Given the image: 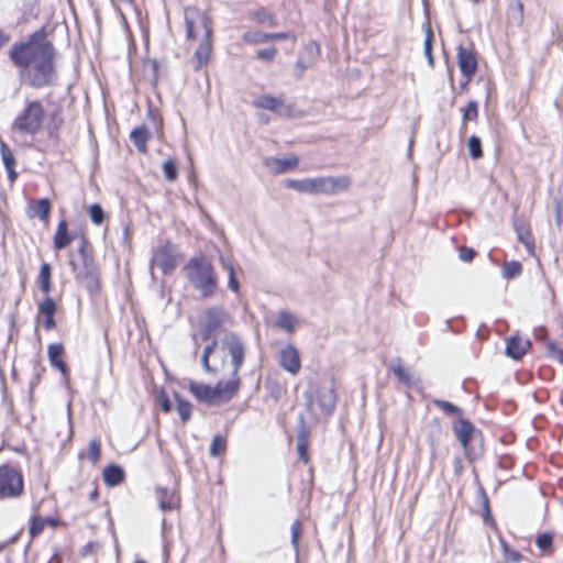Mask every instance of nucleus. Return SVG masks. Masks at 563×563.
Wrapping results in <instances>:
<instances>
[{"label":"nucleus","mask_w":563,"mask_h":563,"mask_svg":"<svg viewBox=\"0 0 563 563\" xmlns=\"http://www.w3.org/2000/svg\"><path fill=\"white\" fill-rule=\"evenodd\" d=\"M53 55V46L35 34L27 42L14 45L10 52L12 62L21 68L22 78L34 87L55 80Z\"/></svg>","instance_id":"f257e3e1"},{"label":"nucleus","mask_w":563,"mask_h":563,"mask_svg":"<svg viewBox=\"0 0 563 563\" xmlns=\"http://www.w3.org/2000/svg\"><path fill=\"white\" fill-rule=\"evenodd\" d=\"M244 360L245 345L233 332H227L219 341L213 340L201 355L206 372L227 375L229 378H240L238 373Z\"/></svg>","instance_id":"f03ea898"},{"label":"nucleus","mask_w":563,"mask_h":563,"mask_svg":"<svg viewBox=\"0 0 563 563\" xmlns=\"http://www.w3.org/2000/svg\"><path fill=\"white\" fill-rule=\"evenodd\" d=\"M185 26L187 38L198 44L191 59L198 70L208 64L212 53L211 22L203 11L189 7L185 10Z\"/></svg>","instance_id":"7ed1b4c3"},{"label":"nucleus","mask_w":563,"mask_h":563,"mask_svg":"<svg viewBox=\"0 0 563 563\" xmlns=\"http://www.w3.org/2000/svg\"><path fill=\"white\" fill-rule=\"evenodd\" d=\"M240 387V378L222 379L213 387L196 382H190L189 384V390L197 400L211 406L229 402L236 396Z\"/></svg>","instance_id":"20e7f679"},{"label":"nucleus","mask_w":563,"mask_h":563,"mask_svg":"<svg viewBox=\"0 0 563 563\" xmlns=\"http://www.w3.org/2000/svg\"><path fill=\"white\" fill-rule=\"evenodd\" d=\"M347 177L318 176L303 179H287L285 186L299 194L308 195H334L347 189Z\"/></svg>","instance_id":"39448f33"},{"label":"nucleus","mask_w":563,"mask_h":563,"mask_svg":"<svg viewBox=\"0 0 563 563\" xmlns=\"http://www.w3.org/2000/svg\"><path fill=\"white\" fill-rule=\"evenodd\" d=\"M190 284L200 291L203 297H211L218 288V278L211 263L205 257L191 258L185 266Z\"/></svg>","instance_id":"423d86ee"},{"label":"nucleus","mask_w":563,"mask_h":563,"mask_svg":"<svg viewBox=\"0 0 563 563\" xmlns=\"http://www.w3.org/2000/svg\"><path fill=\"white\" fill-rule=\"evenodd\" d=\"M76 278L89 290L98 289V272L93 261L88 256L85 243L78 250V257L70 261Z\"/></svg>","instance_id":"0eeeda50"},{"label":"nucleus","mask_w":563,"mask_h":563,"mask_svg":"<svg viewBox=\"0 0 563 563\" xmlns=\"http://www.w3.org/2000/svg\"><path fill=\"white\" fill-rule=\"evenodd\" d=\"M308 408L317 419L330 415L334 408L335 394L331 385L311 387L307 396Z\"/></svg>","instance_id":"6e6552de"},{"label":"nucleus","mask_w":563,"mask_h":563,"mask_svg":"<svg viewBox=\"0 0 563 563\" xmlns=\"http://www.w3.org/2000/svg\"><path fill=\"white\" fill-rule=\"evenodd\" d=\"M24 481L20 471L10 465L0 466V499L16 498L23 493Z\"/></svg>","instance_id":"1a4fd4ad"},{"label":"nucleus","mask_w":563,"mask_h":563,"mask_svg":"<svg viewBox=\"0 0 563 563\" xmlns=\"http://www.w3.org/2000/svg\"><path fill=\"white\" fill-rule=\"evenodd\" d=\"M43 117L42 104L37 101L30 102L23 113L15 119L13 128L23 133L34 134L40 130Z\"/></svg>","instance_id":"9d476101"},{"label":"nucleus","mask_w":563,"mask_h":563,"mask_svg":"<svg viewBox=\"0 0 563 563\" xmlns=\"http://www.w3.org/2000/svg\"><path fill=\"white\" fill-rule=\"evenodd\" d=\"M231 322L230 313L222 307L206 309L199 318V328L203 339H208L216 330Z\"/></svg>","instance_id":"9b49d317"},{"label":"nucleus","mask_w":563,"mask_h":563,"mask_svg":"<svg viewBox=\"0 0 563 563\" xmlns=\"http://www.w3.org/2000/svg\"><path fill=\"white\" fill-rule=\"evenodd\" d=\"M180 261L177 249L173 244H165L157 247L151 261V271L154 275V269L159 268L163 274L172 273Z\"/></svg>","instance_id":"f8f14e48"},{"label":"nucleus","mask_w":563,"mask_h":563,"mask_svg":"<svg viewBox=\"0 0 563 563\" xmlns=\"http://www.w3.org/2000/svg\"><path fill=\"white\" fill-rule=\"evenodd\" d=\"M253 106L260 109H265L277 113L282 117L296 118L298 110L290 103H287L280 97H274L271 95H262L253 100Z\"/></svg>","instance_id":"ddd939ff"},{"label":"nucleus","mask_w":563,"mask_h":563,"mask_svg":"<svg viewBox=\"0 0 563 563\" xmlns=\"http://www.w3.org/2000/svg\"><path fill=\"white\" fill-rule=\"evenodd\" d=\"M278 363L287 373L297 375L301 368L300 355L292 344H287L278 352Z\"/></svg>","instance_id":"4468645a"},{"label":"nucleus","mask_w":563,"mask_h":563,"mask_svg":"<svg viewBox=\"0 0 563 563\" xmlns=\"http://www.w3.org/2000/svg\"><path fill=\"white\" fill-rule=\"evenodd\" d=\"M457 65L462 75L466 78L467 84L477 69V59L475 52L471 48L459 46Z\"/></svg>","instance_id":"2eb2a0df"},{"label":"nucleus","mask_w":563,"mask_h":563,"mask_svg":"<svg viewBox=\"0 0 563 563\" xmlns=\"http://www.w3.org/2000/svg\"><path fill=\"white\" fill-rule=\"evenodd\" d=\"M424 431H426L428 442H429V445L431 449V454L433 457H435L438 455V453L440 452V448H441L442 441L445 437V432L437 419L430 421L426 426Z\"/></svg>","instance_id":"dca6fc26"},{"label":"nucleus","mask_w":563,"mask_h":563,"mask_svg":"<svg viewBox=\"0 0 563 563\" xmlns=\"http://www.w3.org/2000/svg\"><path fill=\"white\" fill-rule=\"evenodd\" d=\"M299 159L297 156H289L285 158L266 157L264 166L273 174H283L292 170L298 166Z\"/></svg>","instance_id":"f3484780"},{"label":"nucleus","mask_w":563,"mask_h":563,"mask_svg":"<svg viewBox=\"0 0 563 563\" xmlns=\"http://www.w3.org/2000/svg\"><path fill=\"white\" fill-rule=\"evenodd\" d=\"M530 346L529 340L514 335L507 340L506 354L514 360H518L527 353Z\"/></svg>","instance_id":"a211bd4d"},{"label":"nucleus","mask_w":563,"mask_h":563,"mask_svg":"<svg viewBox=\"0 0 563 563\" xmlns=\"http://www.w3.org/2000/svg\"><path fill=\"white\" fill-rule=\"evenodd\" d=\"M56 312V303L55 301L46 297L38 306V321L41 318H44V327L46 330H52L55 328V319L54 314Z\"/></svg>","instance_id":"6ab92c4d"},{"label":"nucleus","mask_w":563,"mask_h":563,"mask_svg":"<svg viewBox=\"0 0 563 563\" xmlns=\"http://www.w3.org/2000/svg\"><path fill=\"white\" fill-rule=\"evenodd\" d=\"M453 429L457 440L460 441L465 453L467 454L468 444L475 433V428L468 421L461 419L454 424Z\"/></svg>","instance_id":"aec40b11"},{"label":"nucleus","mask_w":563,"mask_h":563,"mask_svg":"<svg viewBox=\"0 0 563 563\" xmlns=\"http://www.w3.org/2000/svg\"><path fill=\"white\" fill-rule=\"evenodd\" d=\"M288 33H264L258 31H249L243 34V40L247 43L260 44L268 41H282L289 38Z\"/></svg>","instance_id":"412c9836"},{"label":"nucleus","mask_w":563,"mask_h":563,"mask_svg":"<svg viewBox=\"0 0 563 563\" xmlns=\"http://www.w3.org/2000/svg\"><path fill=\"white\" fill-rule=\"evenodd\" d=\"M156 497L162 510H173L179 506L180 499L176 490H168L166 488L158 487L156 489Z\"/></svg>","instance_id":"4be33fe9"},{"label":"nucleus","mask_w":563,"mask_h":563,"mask_svg":"<svg viewBox=\"0 0 563 563\" xmlns=\"http://www.w3.org/2000/svg\"><path fill=\"white\" fill-rule=\"evenodd\" d=\"M299 325V319L296 314L288 310H280L277 313L276 320H275V327L278 329L287 332L292 333Z\"/></svg>","instance_id":"5701e85b"},{"label":"nucleus","mask_w":563,"mask_h":563,"mask_svg":"<svg viewBox=\"0 0 563 563\" xmlns=\"http://www.w3.org/2000/svg\"><path fill=\"white\" fill-rule=\"evenodd\" d=\"M320 55V46L316 42H310L303 48L297 64L302 69L310 67Z\"/></svg>","instance_id":"b1692460"},{"label":"nucleus","mask_w":563,"mask_h":563,"mask_svg":"<svg viewBox=\"0 0 563 563\" xmlns=\"http://www.w3.org/2000/svg\"><path fill=\"white\" fill-rule=\"evenodd\" d=\"M51 211V202L48 199L43 198L36 201H33L27 210V216L30 218H38L41 220H46Z\"/></svg>","instance_id":"393cba45"},{"label":"nucleus","mask_w":563,"mask_h":563,"mask_svg":"<svg viewBox=\"0 0 563 563\" xmlns=\"http://www.w3.org/2000/svg\"><path fill=\"white\" fill-rule=\"evenodd\" d=\"M63 351L64 347L62 344L54 343L48 345L47 354L52 366L58 368L63 373V375H66L67 367L62 360Z\"/></svg>","instance_id":"a878e982"},{"label":"nucleus","mask_w":563,"mask_h":563,"mask_svg":"<svg viewBox=\"0 0 563 563\" xmlns=\"http://www.w3.org/2000/svg\"><path fill=\"white\" fill-rule=\"evenodd\" d=\"M71 242V236L68 234V224L66 220H60L55 235H54V247L56 250L65 249Z\"/></svg>","instance_id":"bb28decb"},{"label":"nucleus","mask_w":563,"mask_h":563,"mask_svg":"<svg viewBox=\"0 0 563 563\" xmlns=\"http://www.w3.org/2000/svg\"><path fill=\"white\" fill-rule=\"evenodd\" d=\"M131 141L136 146L139 152L145 154L147 152V141L150 139V133L145 129V126L135 128L130 134Z\"/></svg>","instance_id":"cd10ccee"},{"label":"nucleus","mask_w":563,"mask_h":563,"mask_svg":"<svg viewBox=\"0 0 563 563\" xmlns=\"http://www.w3.org/2000/svg\"><path fill=\"white\" fill-rule=\"evenodd\" d=\"M219 261H220L222 268L228 273V276H229L228 287L233 292H239L240 284L235 277V272H234V266L232 264V261L229 257H225L223 255H221L219 257Z\"/></svg>","instance_id":"c85d7f7f"},{"label":"nucleus","mask_w":563,"mask_h":563,"mask_svg":"<svg viewBox=\"0 0 563 563\" xmlns=\"http://www.w3.org/2000/svg\"><path fill=\"white\" fill-rule=\"evenodd\" d=\"M124 478V472L117 465H110L103 471V481L108 486H117Z\"/></svg>","instance_id":"c756f323"},{"label":"nucleus","mask_w":563,"mask_h":563,"mask_svg":"<svg viewBox=\"0 0 563 563\" xmlns=\"http://www.w3.org/2000/svg\"><path fill=\"white\" fill-rule=\"evenodd\" d=\"M40 288L44 294L51 291V266L47 263L42 264L38 274Z\"/></svg>","instance_id":"7c9ffc66"},{"label":"nucleus","mask_w":563,"mask_h":563,"mask_svg":"<svg viewBox=\"0 0 563 563\" xmlns=\"http://www.w3.org/2000/svg\"><path fill=\"white\" fill-rule=\"evenodd\" d=\"M163 173L167 180L175 181L178 176V168L175 159L168 158L163 163Z\"/></svg>","instance_id":"2f4dec72"},{"label":"nucleus","mask_w":563,"mask_h":563,"mask_svg":"<svg viewBox=\"0 0 563 563\" xmlns=\"http://www.w3.org/2000/svg\"><path fill=\"white\" fill-rule=\"evenodd\" d=\"M307 448H308V438H307L306 431L302 429L297 437V450H298L300 459L305 463L308 462Z\"/></svg>","instance_id":"473e14b6"},{"label":"nucleus","mask_w":563,"mask_h":563,"mask_svg":"<svg viewBox=\"0 0 563 563\" xmlns=\"http://www.w3.org/2000/svg\"><path fill=\"white\" fill-rule=\"evenodd\" d=\"M467 147H468V152H470V155L472 156V158L478 159L483 156L482 143L477 136L472 135L468 139Z\"/></svg>","instance_id":"72a5a7b5"},{"label":"nucleus","mask_w":563,"mask_h":563,"mask_svg":"<svg viewBox=\"0 0 563 563\" xmlns=\"http://www.w3.org/2000/svg\"><path fill=\"white\" fill-rule=\"evenodd\" d=\"M227 448V440L221 435H216L212 439L211 445H210V454L212 456H219L221 455Z\"/></svg>","instance_id":"f704fd0d"},{"label":"nucleus","mask_w":563,"mask_h":563,"mask_svg":"<svg viewBox=\"0 0 563 563\" xmlns=\"http://www.w3.org/2000/svg\"><path fill=\"white\" fill-rule=\"evenodd\" d=\"M177 411H178V415H179L181 421L184 423H186L190 419V417H191L192 406L188 401L178 399V401H177Z\"/></svg>","instance_id":"c9c22d12"},{"label":"nucleus","mask_w":563,"mask_h":563,"mask_svg":"<svg viewBox=\"0 0 563 563\" xmlns=\"http://www.w3.org/2000/svg\"><path fill=\"white\" fill-rule=\"evenodd\" d=\"M521 273V264L519 262H509L504 265L503 276L505 278H514Z\"/></svg>","instance_id":"e433bc0d"},{"label":"nucleus","mask_w":563,"mask_h":563,"mask_svg":"<svg viewBox=\"0 0 563 563\" xmlns=\"http://www.w3.org/2000/svg\"><path fill=\"white\" fill-rule=\"evenodd\" d=\"M45 519L38 515H34L31 519L30 534L36 537L44 530Z\"/></svg>","instance_id":"4c0bfd02"},{"label":"nucleus","mask_w":563,"mask_h":563,"mask_svg":"<svg viewBox=\"0 0 563 563\" xmlns=\"http://www.w3.org/2000/svg\"><path fill=\"white\" fill-rule=\"evenodd\" d=\"M88 212H89V217H90L91 221L95 224L100 225L103 222L104 213H103L102 208L99 205H97V203L91 205L88 208Z\"/></svg>","instance_id":"58836bf2"},{"label":"nucleus","mask_w":563,"mask_h":563,"mask_svg":"<svg viewBox=\"0 0 563 563\" xmlns=\"http://www.w3.org/2000/svg\"><path fill=\"white\" fill-rule=\"evenodd\" d=\"M393 373L404 384H410L411 375L401 364H395L391 367Z\"/></svg>","instance_id":"ea45409f"},{"label":"nucleus","mask_w":563,"mask_h":563,"mask_svg":"<svg viewBox=\"0 0 563 563\" xmlns=\"http://www.w3.org/2000/svg\"><path fill=\"white\" fill-rule=\"evenodd\" d=\"M100 453H101V450H100V443L99 441L97 440H91L90 443H89V446H88V459L92 462V463H97L98 460L100 459Z\"/></svg>","instance_id":"a19ab883"},{"label":"nucleus","mask_w":563,"mask_h":563,"mask_svg":"<svg viewBox=\"0 0 563 563\" xmlns=\"http://www.w3.org/2000/svg\"><path fill=\"white\" fill-rule=\"evenodd\" d=\"M433 402L437 407H439L446 413H450V415H460L461 413V410L456 406H454L453 404H451L449 401L435 399Z\"/></svg>","instance_id":"79ce46f5"},{"label":"nucleus","mask_w":563,"mask_h":563,"mask_svg":"<svg viewBox=\"0 0 563 563\" xmlns=\"http://www.w3.org/2000/svg\"><path fill=\"white\" fill-rule=\"evenodd\" d=\"M424 54L428 57L429 65H433V56H432V33L430 29L426 31L424 37Z\"/></svg>","instance_id":"37998d69"},{"label":"nucleus","mask_w":563,"mask_h":563,"mask_svg":"<svg viewBox=\"0 0 563 563\" xmlns=\"http://www.w3.org/2000/svg\"><path fill=\"white\" fill-rule=\"evenodd\" d=\"M1 156L4 164L5 169L15 166V158L12 152L5 146H1Z\"/></svg>","instance_id":"c03bdc74"},{"label":"nucleus","mask_w":563,"mask_h":563,"mask_svg":"<svg viewBox=\"0 0 563 563\" xmlns=\"http://www.w3.org/2000/svg\"><path fill=\"white\" fill-rule=\"evenodd\" d=\"M277 55V49L275 47L263 48L257 51L256 56L258 59L264 62H273Z\"/></svg>","instance_id":"a18cd8bd"},{"label":"nucleus","mask_w":563,"mask_h":563,"mask_svg":"<svg viewBox=\"0 0 563 563\" xmlns=\"http://www.w3.org/2000/svg\"><path fill=\"white\" fill-rule=\"evenodd\" d=\"M254 19L258 23H268L271 25H273L275 23L274 15L265 10L257 11L255 13Z\"/></svg>","instance_id":"49530a36"},{"label":"nucleus","mask_w":563,"mask_h":563,"mask_svg":"<svg viewBox=\"0 0 563 563\" xmlns=\"http://www.w3.org/2000/svg\"><path fill=\"white\" fill-rule=\"evenodd\" d=\"M300 530H301L300 522L298 520H296L291 525V544L296 552L298 551Z\"/></svg>","instance_id":"de8ad7c7"},{"label":"nucleus","mask_w":563,"mask_h":563,"mask_svg":"<svg viewBox=\"0 0 563 563\" xmlns=\"http://www.w3.org/2000/svg\"><path fill=\"white\" fill-rule=\"evenodd\" d=\"M478 110H477V102L476 101H470L467 103L466 109L464 110V120H475L477 118Z\"/></svg>","instance_id":"09e8293b"},{"label":"nucleus","mask_w":563,"mask_h":563,"mask_svg":"<svg viewBox=\"0 0 563 563\" xmlns=\"http://www.w3.org/2000/svg\"><path fill=\"white\" fill-rule=\"evenodd\" d=\"M548 351L554 360L559 361L560 363H563L562 349L555 346L553 343H548Z\"/></svg>","instance_id":"8fccbe9b"},{"label":"nucleus","mask_w":563,"mask_h":563,"mask_svg":"<svg viewBox=\"0 0 563 563\" xmlns=\"http://www.w3.org/2000/svg\"><path fill=\"white\" fill-rule=\"evenodd\" d=\"M475 252L473 249L461 247L459 257L463 262H471L474 258Z\"/></svg>","instance_id":"3c124183"},{"label":"nucleus","mask_w":563,"mask_h":563,"mask_svg":"<svg viewBox=\"0 0 563 563\" xmlns=\"http://www.w3.org/2000/svg\"><path fill=\"white\" fill-rule=\"evenodd\" d=\"M537 544L540 549L547 550L552 544V537L549 534H542V536L538 537Z\"/></svg>","instance_id":"603ef678"},{"label":"nucleus","mask_w":563,"mask_h":563,"mask_svg":"<svg viewBox=\"0 0 563 563\" xmlns=\"http://www.w3.org/2000/svg\"><path fill=\"white\" fill-rule=\"evenodd\" d=\"M555 221L559 225L563 224V200L555 201Z\"/></svg>","instance_id":"864d4df0"},{"label":"nucleus","mask_w":563,"mask_h":563,"mask_svg":"<svg viewBox=\"0 0 563 563\" xmlns=\"http://www.w3.org/2000/svg\"><path fill=\"white\" fill-rule=\"evenodd\" d=\"M158 402L164 412H169L172 410V404L169 402L168 398L164 393H161L158 395Z\"/></svg>","instance_id":"5fc2aeb1"},{"label":"nucleus","mask_w":563,"mask_h":563,"mask_svg":"<svg viewBox=\"0 0 563 563\" xmlns=\"http://www.w3.org/2000/svg\"><path fill=\"white\" fill-rule=\"evenodd\" d=\"M523 244H525L528 253L533 255L534 254V245H533V243L528 239L527 241H523Z\"/></svg>","instance_id":"6e6d98bb"},{"label":"nucleus","mask_w":563,"mask_h":563,"mask_svg":"<svg viewBox=\"0 0 563 563\" xmlns=\"http://www.w3.org/2000/svg\"><path fill=\"white\" fill-rule=\"evenodd\" d=\"M507 558L511 561L518 562L520 560V554L516 551L509 552Z\"/></svg>","instance_id":"4d7b16f0"},{"label":"nucleus","mask_w":563,"mask_h":563,"mask_svg":"<svg viewBox=\"0 0 563 563\" xmlns=\"http://www.w3.org/2000/svg\"><path fill=\"white\" fill-rule=\"evenodd\" d=\"M7 172H8V176H9V179L11 183H13L16 178V173L14 170V167H11V168H7Z\"/></svg>","instance_id":"13d9d810"},{"label":"nucleus","mask_w":563,"mask_h":563,"mask_svg":"<svg viewBox=\"0 0 563 563\" xmlns=\"http://www.w3.org/2000/svg\"><path fill=\"white\" fill-rule=\"evenodd\" d=\"M518 238L523 243V241H527L529 239V234L527 231L518 230Z\"/></svg>","instance_id":"bf43d9fd"},{"label":"nucleus","mask_w":563,"mask_h":563,"mask_svg":"<svg viewBox=\"0 0 563 563\" xmlns=\"http://www.w3.org/2000/svg\"><path fill=\"white\" fill-rule=\"evenodd\" d=\"M9 41V37L0 31V48L5 45Z\"/></svg>","instance_id":"052dcab7"},{"label":"nucleus","mask_w":563,"mask_h":563,"mask_svg":"<svg viewBox=\"0 0 563 563\" xmlns=\"http://www.w3.org/2000/svg\"><path fill=\"white\" fill-rule=\"evenodd\" d=\"M44 519H45V525H49L52 527H55L57 525L56 520L53 518H44Z\"/></svg>","instance_id":"680f3d73"},{"label":"nucleus","mask_w":563,"mask_h":563,"mask_svg":"<svg viewBox=\"0 0 563 563\" xmlns=\"http://www.w3.org/2000/svg\"><path fill=\"white\" fill-rule=\"evenodd\" d=\"M135 563H145V562H144V561H137V562H135Z\"/></svg>","instance_id":"e2e57ef3"}]
</instances>
